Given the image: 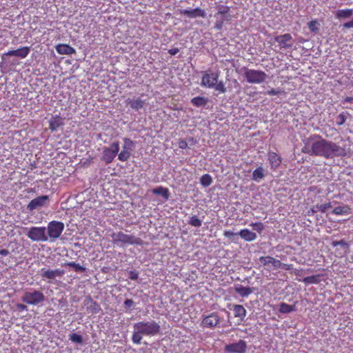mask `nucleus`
<instances>
[{
  "label": "nucleus",
  "mask_w": 353,
  "mask_h": 353,
  "mask_svg": "<svg viewBox=\"0 0 353 353\" xmlns=\"http://www.w3.org/2000/svg\"><path fill=\"white\" fill-rule=\"evenodd\" d=\"M15 307L19 311H26L28 310L27 306L22 303H17Z\"/></svg>",
  "instance_id": "obj_50"
},
{
  "label": "nucleus",
  "mask_w": 353,
  "mask_h": 353,
  "mask_svg": "<svg viewBox=\"0 0 353 353\" xmlns=\"http://www.w3.org/2000/svg\"><path fill=\"white\" fill-rule=\"evenodd\" d=\"M189 223L192 226L200 227L202 225V221L196 216H192V217H190Z\"/></svg>",
  "instance_id": "obj_40"
},
{
  "label": "nucleus",
  "mask_w": 353,
  "mask_h": 353,
  "mask_svg": "<svg viewBox=\"0 0 353 353\" xmlns=\"http://www.w3.org/2000/svg\"><path fill=\"white\" fill-rule=\"evenodd\" d=\"M302 152L312 156L332 159L335 157H345L347 154L345 148L336 143L324 139L319 134H312L305 141Z\"/></svg>",
  "instance_id": "obj_1"
},
{
  "label": "nucleus",
  "mask_w": 353,
  "mask_h": 353,
  "mask_svg": "<svg viewBox=\"0 0 353 353\" xmlns=\"http://www.w3.org/2000/svg\"><path fill=\"white\" fill-rule=\"evenodd\" d=\"M272 259H273L272 256H261L259 260L263 265L266 266V265L271 264V263L272 262Z\"/></svg>",
  "instance_id": "obj_41"
},
{
  "label": "nucleus",
  "mask_w": 353,
  "mask_h": 353,
  "mask_svg": "<svg viewBox=\"0 0 353 353\" xmlns=\"http://www.w3.org/2000/svg\"><path fill=\"white\" fill-rule=\"evenodd\" d=\"M317 211H319L316 208L315 206L310 208L307 212V216H312L314 215L316 212H317Z\"/></svg>",
  "instance_id": "obj_52"
},
{
  "label": "nucleus",
  "mask_w": 353,
  "mask_h": 353,
  "mask_svg": "<svg viewBox=\"0 0 353 353\" xmlns=\"http://www.w3.org/2000/svg\"><path fill=\"white\" fill-rule=\"evenodd\" d=\"M352 14V9L339 10L336 12L337 18H348Z\"/></svg>",
  "instance_id": "obj_34"
},
{
  "label": "nucleus",
  "mask_w": 353,
  "mask_h": 353,
  "mask_svg": "<svg viewBox=\"0 0 353 353\" xmlns=\"http://www.w3.org/2000/svg\"><path fill=\"white\" fill-rule=\"evenodd\" d=\"M125 145L123 150L118 154V159L121 161H126L130 157V150L133 146V142L130 139H124Z\"/></svg>",
  "instance_id": "obj_15"
},
{
  "label": "nucleus",
  "mask_w": 353,
  "mask_h": 353,
  "mask_svg": "<svg viewBox=\"0 0 353 353\" xmlns=\"http://www.w3.org/2000/svg\"><path fill=\"white\" fill-rule=\"evenodd\" d=\"M247 349L246 342L239 340L237 343H230L225 346V351L229 353H244Z\"/></svg>",
  "instance_id": "obj_12"
},
{
  "label": "nucleus",
  "mask_w": 353,
  "mask_h": 353,
  "mask_svg": "<svg viewBox=\"0 0 353 353\" xmlns=\"http://www.w3.org/2000/svg\"><path fill=\"white\" fill-rule=\"evenodd\" d=\"M10 254V252L7 249H1L0 250V255L1 256H7Z\"/></svg>",
  "instance_id": "obj_56"
},
{
  "label": "nucleus",
  "mask_w": 353,
  "mask_h": 353,
  "mask_svg": "<svg viewBox=\"0 0 353 353\" xmlns=\"http://www.w3.org/2000/svg\"><path fill=\"white\" fill-rule=\"evenodd\" d=\"M353 101L352 97H347L343 99V102L352 103Z\"/></svg>",
  "instance_id": "obj_58"
},
{
  "label": "nucleus",
  "mask_w": 353,
  "mask_h": 353,
  "mask_svg": "<svg viewBox=\"0 0 353 353\" xmlns=\"http://www.w3.org/2000/svg\"><path fill=\"white\" fill-rule=\"evenodd\" d=\"M85 301L87 302L85 305L90 303L88 310L92 314H98L101 310L100 305L96 301H94L91 297H89Z\"/></svg>",
  "instance_id": "obj_25"
},
{
  "label": "nucleus",
  "mask_w": 353,
  "mask_h": 353,
  "mask_svg": "<svg viewBox=\"0 0 353 353\" xmlns=\"http://www.w3.org/2000/svg\"><path fill=\"white\" fill-rule=\"evenodd\" d=\"M219 74L218 72L209 73L204 72L201 79V85L205 88H212L219 79Z\"/></svg>",
  "instance_id": "obj_11"
},
{
  "label": "nucleus",
  "mask_w": 353,
  "mask_h": 353,
  "mask_svg": "<svg viewBox=\"0 0 353 353\" xmlns=\"http://www.w3.org/2000/svg\"><path fill=\"white\" fill-rule=\"evenodd\" d=\"M152 191L154 194L161 195L165 199H168L170 196L169 190L167 188L159 186L154 188Z\"/></svg>",
  "instance_id": "obj_28"
},
{
  "label": "nucleus",
  "mask_w": 353,
  "mask_h": 353,
  "mask_svg": "<svg viewBox=\"0 0 353 353\" xmlns=\"http://www.w3.org/2000/svg\"><path fill=\"white\" fill-rule=\"evenodd\" d=\"M351 212V208L347 205L336 207L332 210V213L336 215H347L350 214Z\"/></svg>",
  "instance_id": "obj_26"
},
{
  "label": "nucleus",
  "mask_w": 353,
  "mask_h": 353,
  "mask_svg": "<svg viewBox=\"0 0 353 353\" xmlns=\"http://www.w3.org/2000/svg\"><path fill=\"white\" fill-rule=\"evenodd\" d=\"M65 265L73 268L75 272H83L85 270V268L84 267L73 261L68 262L65 263Z\"/></svg>",
  "instance_id": "obj_36"
},
{
  "label": "nucleus",
  "mask_w": 353,
  "mask_h": 353,
  "mask_svg": "<svg viewBox=\"0 0 353 353\" xmlns=\"http://www.w3.org/2000/svg\"><path fill=\"white\" fill-rule=\"evenodd\" d=\"M315 208L319 211H321V212H326L327 210L332 208V203H331V202H328V203H323V204H320V205L317 204L316 205H315Z\"/></svg>",
  "instance_id": "obj_38"
},
{
  "label": "nucleus",
  "mask_w": 353,
  "mask_h": 353,
  "mask_svg": "<svg viewBox=\"0 0 353 353\" xmlns=\"http://www.w3.org/2000/svg\"><path fill=\"white\" fill-rule=\"evenodd\" d=\"M126 103L132 109L139 110L144 107L145 105V100H143L140 97L133 99L128 98L126 100Z\"/></svg>",
  "instance_id": "obj_19"
},
{
  "label": "nucleus",
  "mask_w": 353,
  "mask_h": 353,
  "mask_svg": "<svg viewBox=\"0 0 353 353\" xmlns=\"http://www.w3.org/2000/svg\"><path fill=\"white\" fill-rule=\"evenodd\" d=\"M235 235H238V233H235L230 230H225L223 232V236L229 239L232 238Z\"/></svg>",
  "instance_id": "obj_47"
},
{
  "label": "nucleus",
  "mask_w": 353,
  "mask_h": 353,
  "mask_svg": "<svg viewBox=\"0 0 353 353\" xmlns=\"http://www.w3.org/2000/svg\"><path fill=\"white\" fill-rule=\"evenodd\" d=\"M244 77L249 83L260 84L266 80L268 75L262 70L244 68Z\"/></svg>",
  "instance_id": "obj_5"
},
{
  "label": "nucleus",
  "mask_w": 353,
  "mask_h": 353,
  "mask_svg": "<svg viewBox=\"0 0 353 353\" xmlns=\"http://www.w3.org/2000/svg\"><path fill=\"white\" fill-rule=\"evenodd\" d=\"M343 26L345 28H353V20L345 23Z\"/></svg>",
  "instance_id": "obj_57"
},
{
  "label": "nucleus",
  "mask_w": 353,
  "mask_h": 353,
  "mask_svg": "<svg viewBox=\"0 0 353 353\" xmlns=\"http://www.w3.org/2000/svg\"><path fill=\"white\" fill-rule=\"evenodd\" d=\"M268 161L270 163L271 168L276 170L281 163V158L274 152H270L268 154Z\"/></svg>",
  "instance_id": "obj_21"
},
{
  "label": "nucleus",
  "mask_w": 353,
  "mask_h": 353,
  "mask_svg": "<svg viewBox=\"0 0 353 353\" xmlns=\"http://www.w3.org/2000/svg\"><path fill=\"white\" fill-rule=\"evenodd\" d=\"M63 125V119L59 115L52 116L49 120V128L52 132L56 131Z\"/></svg>",
  "instance_id": "obj_20"
},
{
  "label": "nucleus",
  "mask_w": 353,
  "mask_h": 353,
  "mask_svg": "<svg viewBox=\"0 0 353 353\" xmlns=\"http://www.w3.org/2000/svg\"><path fill=\"white\" fill-rule=\"evenodd\" d=\"M332 244L334 246H336V245L343 246V245H346V243L343 240H341L339 241H334Z\"/></svg>",
  "instance_id": "obj_55"
},
{
  "label": "nucleus",
  "mask_w": 353,
  "mask_h": 353,
  "mask_svg": "<svg viewBox=\"0 0 353 353\" xmlns=\"http://www.w3.org/2000/svg\"><path fill=\"white\" fill-rule=\"evenodd\" d=\"M30 52V48L29 46H23L17 50H9L5 52L3 56H15L21 59H25L29 54Z\"/></svg>",
  "instance_id": "obj_16"
},
{
  "label": "nucleus",
  "mask_w": 353,
  "mask_h": 353,
  "mask_svg": "<svg viewBox=\"0 0 353 353\" xmlns=\"http://www.w3.org/2000/svg\"><path fill=\"white\" fill-rule=\"evenodd\" d=\"M319 24L316 20H312L308 23V28L312 32H316L319 30Z\"/></svg>",
  "instance_id": "obj_39"
},
{
  "label": "nucleus",
  "mask_w": 353,
  "mask_h": 353,
  "mask_svg": "<svg viewBox=\"0 0 353 353\" xmlns=\"http://www.w3.org/2000/svg\"><path fill=\"white\" fill-rule=\"evenodd\" d=\"M119 141L112 143L109 147H105L103 150V155L101 160L106 164L112 163L119 151Z\"/></svg>",
  "instance_id": "obj_7"
},
{
  "label": "nucleus",
  "mask_w": 353,
  "mask_h": 353,
  "mask_svg": "<svg viewBox=\"0 0 353 353\" xmlns=\"http://www.w3.org/2000/svg\"><path fill=\"white\" fill-rule=\"evenodd\" d=\"M235 291L242 297H246L252 292V290L250 287H244L241 285L236 286L235 288Z\"/></svg>",
  "instance_id": "obj_27"
},
{
  "label": "nucleus",
  "mask_w": 353,
  "mask_h": 353,
  "mask_svg": "<svg viewBox=\"0 0 353 353\" xmlns=\"http://www.w3.org/2000/svg\"><path fill=\"white\" fill-rule=\"evenodd\" d=\"M134 329L145 336H155L160 332L161 327L154 321H139L134 323Z\"/></svg>",
  "instance_id": "obj_3"
},
{
  "label": "nucleus",
  "mask_w": 353,
  "mask_h": 353,
  "mask_svg": "<svg viewBox=\"0 0 353 353\" xmlns=\"http://www.w3.org/2000/svg\"><path fill=\"white\" fill-rule=\"evenodd\" d=\"M221 319L216 312H212L208 315L203 316L201 326L203 328L213 329L220 323Z\"/></svg>",
  "instance_id": "obj_10"
},
{
  "label": "nucleus",
  "mask_w": 353,
  "mask_h": 353,
  "mask_svg": "<svg viewBox=\"0 0 353 353\" xmlns=\"http://www.w3.org/2000/svg\"><path fill=\"white\" fill-rule=\"evenodd\" d=\"M293 265L292 264H286L283 263L282 264L281 269H284L285 270H292Z\"/></svg>",
  "instance_id": "obj_53"
},
{
  "label": "nucleus",
  "mask_w": 353,
  "mask_h": 353,
  "mask_svg": "<svg viewBox=\"0 0 353 353\" xmlns=\"http://www.w3.org/2000/svg\"><path fill=\"white\" fill-rule=\"evenodd\" d=\"M55 48L57 53L60 54H72L75 53L74 48L68 44H58Z\"/></svg>",
  "instance_id": "obj_23"
},
{
  "label": "nucleus",
  "mask_w": 353,
  "mask_h": 353,
  "mask_svg": "<svg viewBox=\"0 0 353 353\" xmlns=\"http://www.w3.org/2000/svg\"><path fill=\"white\" fill-rule=\"evenodd\" d=\"M274 41L279 43L280 48H290L293 45L292 37L289 33L275 37Z\"/></svg>",
  "instance_id": "obj_14"
},
{
  "label": "nucleus",
  "mask_w": 353,
  "mask_h": 353,
  "mask_svg": "<svg viewBox=\"0 0 353 353\" xmlns=\"http://www.w3.org/2000/svg\"><path fill=\"white\" fill-rule=\"evenodd\" d=\"M179 52V49L177 48H171L168 50V53L172 56L176 54Z\"/></svg>",
  "instance_id": "obj_54"
},
{
  "label": "nucleus",
  "mask_w": 353,
  "mask_h": 353,
  "mask_svg": "<svg viewBox=\"0 0 353 353\" xmlns=\"http://www.w3.org/2000/svg\"><path fill=\"white\" fill-rule=\"evenodd\" d=\"M234 316L236 318H239L241 322L245 321L247 315V311L245 307L241 305H233Z\"/></svg>",
  "instance_id": "obj_22"
},
{
  "label": "nucleus",
  "mask_w": 353,
  "mask_h": 353,
  "mask_svg": "<svg viewBox=\"0 0 353 353\" xmlns=\"http://www.w3.org/2000/svg\"><path fill=\"white\" fill-rule=\"evenodd\" d=\"M294 310V306L285 303H281L279 311L283 314H288Z\"/></svg>",
  "instance_id": "obj_32"
},
{
  "label": "nucleus",
  "mask_w": 353,
  "mask_h": 353,
  "mask_svg": "<svg viewBox=\"0 0 353 353\" xmlns=\"http://www.w3.org/2000/svg\"><path fill=\"white\" fill-rule=\"evenodd\" d=\"M178 145L181 149H185L188 148V143L184 139H179Z\"/></svg>",
  "instance_id": "obj_49"
},
{
  "label": "nucleus",
  "mask_w": 353,
  "mask_h": 353,
  "mask_svg": "<svg viewBox=\"0 0 353 353\" xmlns=\"http://www.w3.org/2000/svg\"><path fill=\"white\" fill-rule=\"evenodd\" d=\"M213 88H214L215 90H216L221 93H225L226 92V88L225 86L224 83L222 81H219L217 80V81Z\"/></svg>",
  "instance_id": "obj_37"
},
{
  "label": "nucleus",
  "mask_w": 353,
  "mask_h": 353,
  "mask_svg": "<svg viewBox=\"0 0 353 353\" xmlns=\"http://www.w3.org/2000/svg\"><path fill=\"white\" fill-rule=\"evenodd\" d=\"M320 274L309 276L303 279L305 284H317L320 282Z\"/></svg>",
  "instance_id": "obj_31"
},
{
  "label": "nucleus",
  "mask_w": 353,
  "mask_h": 353,
  "mask_svg": "<svg viewBox=\"0 0 353 353\" xmlns=\"http://www.w3.org/2000/svg\"><path fill=\"white\" fill-rule=\"evenodd\" d=\"M302 271V270H297V269H295L294 271V273L295 275L296 276H300L301 275V272Z\"/></svg>",
  "instance_id": "obj_59"
},
{
  "label": "nucleus",
  "mask_w": 353,
  "mask_h": 353,
  "mask_svg": "<svg viewBox=\"0 0 353 353\" xmlns=\"http://www.w3.org/2000/svg\"><path fill=\"white\" fill-rule=\"evenodd\" d=\"M21 300L28 305H36L45 301V296L41 291L34 290L33 291L26 292L21 297Z\"/></svg>",
  "instance_id": "obj_6"
},
{
  "label": "nucleus",
  "mask_w": 353,
  "mask_h": 353,
  "mask_svg": "<svg viewBox=\"0 0 353 353\" xmlns=\"http://www.w3.org/2000/svg\"><path fill=\"white\" fill-rule=\"evenodd\" d=\"M191 103L196 107H201L207 104L208 99L203 97H196L192 99Z\"/></svg>",
  "instance_id": "obj_29"
},
{
  "label": "nucleus",
  "mask_w": 353,
  "mask_h": 353,
  "mask_svg": "<svg viewBox=\"0 0 353 353\" xmlns=\"http://www.w3.org/2000/svg\"><path fill=\"white\" fill-rule=\"evenodd\" d=\"M345 121H346V117L345 116V114L343 113H341L337 117L336 124L338 125H342L345 123Z\"/></svg>",
  "instance_id": "obj_44"
},
{
  "label": "nucleus",
  "mask_w": 353,
  "mask_h": 353,
  "mask_svg": "<svg viewBox=\"0 0 353 353\" xmlns=\"http://www.w3.org/2000/svg\"><path fill=\"white\" fill-rule=\"evenodd\" d=\"M216 10L217 12L214 15L216 20L214 28L217 30H221L223 27L224 22L229 21L232 19L229 13L230 8L228 6L219 5L216 6Z\"/></svg>",
  "instance_id": "obj_4"
},
{
  "label": "nucleus",
  "mask_w": 353,
  "mask_h": 353,
  "mask_svg": "<svg viewBox=\"0 0 353 353\" xmlns=\"http://www.w3.org/2000/svg\"><path fill=\"white\" fill-rule=\"evenodd\" d=\"M253 229L258 232L261 233L264 230V225L261 222H256L251 224Z\"/></svg>",
  "instance_id": "obj_43"
},
{
  "label": "nucleus",
  "mask_w": 353,
  "mask_h": 353,
  "mask_svg": "<svg viewBox=\"0 0 353 353\" xmlns=\"http://www.w3.org/2000/svg\"><path fill=\"white\" fill-rule=\"evenodd\" d=\"M283 263L278 259H276L273 257L272 262L271 263V265L275 268L279 269L281 268Z\"/></svg>",
  "instance_id": "obj_45"
},
{
  "label": "nucleus",
  "mask_w": 353,
  "mask_h": 353,
  "mask_svg": "<svg viewBox=\"0 0 353 353\" xmlns=\"http://www.w3.org/2000/svg\"><path fill=\"white\" fill-rule=\"evenodd\" d=\"M48 234L51 240L58 239L64 230V224L61 221H52L48 223L47 228Z\"/></svg>",
  "instance_id": "obj_9"
},
{
  "label": "nucleus",
  "mask_w": 353,
  "mask_h": 353,
  "mask_svg": "<svg viewBox=\"0 0 353 353\" xmlns=\"http://www.w3.org/2000/svg\"><path fill=\"white\" fill-rule=\"evenodd\" d=\"M70 339L72 342L79 343V344L82 343V342H83V337L81 335L76 334V333H73V334H70Z\"/></svg>",
  "instance_id": "obj_42"
},
{
  "label": "nucleus",
  "mask_w": 353,
  "mask_h": 353,
  "mask_svg": "<svg viewBox=\"0 0 353 353\" xmlns=\"http://www.w3.org/2000/svg\"><path fill=\"white\" fill-rule=\"evenodd\" d=\"M142 333L139 332V330H134L132 336V341L135 344H140L142 340Z\"/></svg>",
  "instance_id": "obj_35"
},
{
  "label": "nucleus",
  "mask_w": 353,
  "mask_h": 353,
  "mask_svg": "<svg viewBox=\"0 0 353 353\" xmlns=\"http://www.w3.org/2000/svg\"><path fill=\"white\" fill-rule=\"evenodd\" d=\"M181 14H183L189 18H196L198 17L205 18L206 17V12L204 10L199 8L195 9H185L180 11Z\"/></svg>",
  "instance_id": "obj_17"
},
{
  "label": "nucleus",
  "mask_w": 353,
  "mask_h": 353,
  "mask_svg": "<svg viewBox=\"0 0 353 353\" xmlns=\"http://www.w3.org/2000/svg\"><path fill=\"white\" fill-rule=\"evenodd\" d=\"M112 243L117 245H139L143 244V241L136 236L128 234L121 231L113 232L111 234Z\"/></svg>",
  "instance_id": "obj_2"
},
{
  "label": "nucleus",
  "mask_w": 353,
  "mask_h": 353,
  "mask_svg": "<svg viewBox=\"0 0 353 353\" xmlns=\"http://www.w3.org/2000/svg\"><path fill=\"white\" fill-rule=\"evenodd\" d=\"M27 236L32 241L46 242L48 239L46 227H32L29 229Z\"/></svg>",
  "instance_id": "obj_8"
},
{
  "label": "nucleus",
  "mask_w": 353,
  "mask_h": 353,
  "mask_svg": "<svg viewBox=\"0 0 353 353\" xmlns=\"http://www.w3.org/2000/svg\"><path fill=\"white\" fill-rule=\"evenodd\" d=\"M134 302L132 299H126L124 301V305L126 307H131L134 305Z\"/></svg>",
  "instance_id": "obj_51"
},
{
  "label": "nucleus",
  "mask_w": 353,
  "mask_h": 353,
  "mask_svg": "<svg viewBox=\"0 0 353 353\" xmlns=\"http://www.w3.org/2000/svg\"><path fill=\"white\" fill-rule=\"evenodd\" d=\"M64 274V271L60 269L49 270V269H41V276L48 279H54L57 276H62Z\"/></svg>",
  "instance_id": "obj_18"
},
{
  "label": "nucleus",
  "mask_w": 353,
  "mask_h": 353,
  "mask_svg": "<svg viewBox=\"0 0 353 353\" xmlns=\"http://www.w3.org/2000/svg\"><path fill=\"white\" fill-rule=\"evenodd\" d=\"M238 235L246 241H252L256 239V234L248 229L241 230Z\"/></svg>",
  "instance_id": "obj_24"
},
{
  "label": "nucleus",
  "mask_w": 353,
  "mask_h": 353,
  "mask_svg": "<svg viewBox=\"0 0 353 353\" xmlns=\"http://www.w3.org/2000/svg\"><path fill=\"white\" fill-rule=\"evenodd\" d=\"M49 201L48 195H42L32 199L27 205L29 211H32L38 208H41L47 205Z\"/></svg>",
  "instance_id": "obj_13"
},
{
  "label": "nucleus",
  "mask_w": 353,
  "mask_h": 353,
  "mask_svg": "<svg viewBox=\"0 0 353 353\" xmlns=\"http://www.w3.org/2000/svg\"><path fill=\"white\" fill-rule=\"evenodd\" d=\"M200 182L203 187H208L212 183V178L210 174H205L201 176L200 179Z\"/></svg>",
  "instance_id": "obj_33"
},
{
  "label": "nucleus",
  "mask_w": 353,
  "mask_h": 353,
  "mask_svg": "<svg viewBox=\"0 0 353 353\" xmlns=\"http://www.w3.org/2000/svg\"><path fill=\"white\" fill-rule=\"evenodd\" d=\"M263 168L262 167H259L256 169H255L252 175V179L256 181H259L261 179H263L264 177V173H263Z\"/></svg>",
  "instance_id": "obj_30"
},
{
  "label": "nucleus",
  "mask_w": 353,
  "mask_h": 353,
  "mask_svg": "<svg viewBox=\"0 0 353 353\" xmlns=\"http://www.w3.org/2000/svg\"><path fill=\"white\" fill-rule=\"evenodd\" d=\"M281 93V90H276V89H274V88H272L271 90H269L268 92H267V94L270 96H274V95H278L279 94Z\"/></svg>",
  "instance_id": "obj_48"
},
{
  "label": "nucleus",
  "mask_w": 353,
  "mask_h": 353,
  "mask_svg": "<svg viewBox=\"0 0 353 353\" xmlns=\"http://www.w3.org/2000/svg\"><path fill=\"white\" fill-rule=\"evenodd\" d=\"M139 278V274L137 272L134 270H131L129 272V279L132 281H135L138 279Z\"/></svg>",
  "instance_id": "obj_46"
}]
</instances>
